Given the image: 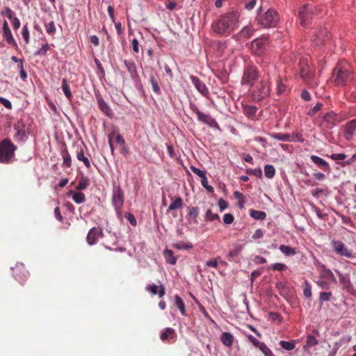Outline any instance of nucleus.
I'll return each instance as SVG.
<instances>
[{"instance_id": "f257e3e1", "label": "nucleus", "mask_w": 356, "mask_h": 356, "mask_svg": "<svg viewBox=\"0 0 356 356\" xmlns=\"http://www.w3.org/2000/svg\"><path fill=\"white\" fill-rule=\"evenodd\" d=\"M240 17L237 10L223 13L212 22L211 30L217 35L229 36L239 27Z\"/></svg>"}, {"instance_id": "6ab92c4d", "label": "nucleus", "mask_w": 356, "mask_h": 356, "mask_svg": "<svg viewBox=\"0 0 356 356\" xmlns=\"http://www.w3.org/2000/svg\"><path fill=\"white\" fill-rule=\"evenodd\" d=\"M123 62L131 77L133 79L138 77V72L135 62L133 60L127 59L124 60Z\"/></svg>"}, {"instance_id": "39448f33", "label": "nucleus", "mask_w": 356, "mask_h": 356, "mask_svg": "<svg viewBox=\"0 0 356 356\" xmlns=\"http://www.w3.org/2000/svg\"><path fill=\"white\" fill-rule=\"evenodd\" d=\"M124 202V195L120 184H113L112 193V204L114 207L118 218H122L121 209Z\"/></svg>"}, {"instance_id": "393cba45", "label": "nucleus", "mask_w": 356, "mask_h": 356, "mask_svg": "<svg viewBox=\"0 0 356 356\" xmlns=\"http://www.w3.org/2000/svg\"><path fill=\"white\" fill-rule=\"evenodd\" d=\"M221 342L227 347H231L234 342V336L227 332L222 334L220 337Z\"/></svg>"}, {"instance_id": "ea45409f", "label": "nucleus", "mask_w": 356, "mask_h": 356, "mask_svg": "<svg viewBox=\"0 0 356 356\" xmlns=\"http://www.w3.org/2000/svg\"><path fill=\"white\" fill-rule=\"evenodd\" d=\"M172 247L177 250H188L193 248V245L191 243L179 242L173 243Z\"/></svg>"}, {"instance_id": "f704fd0d", "label": "nucleus", "mask_w": 356, "mask_h": 356, "mask_svg": "<svg viewBox=\"0 0 356 356\" xmlns=\"http://www.w3.org/2000/svg\"><path fill=\"white\" fill-rule=\"evenodd\" d=\"M319 277L324 279V280H327L330 282H335L336 281L334 274L329 269H325L324 270H323L322 273H321V275Z\"/></svg>"}, {"instance_id": "f03ea898", "label": "nucleus", "mask_w": 356, "mask_h": 356, "mask_svg": "<svg viewBox=\"0 0 356 356\" xmlns=\"http://www.w3.org/2000/svg\"><path fill=\"white\" fill-rule=\"evenodd\" d=\"M351 79V73L346 62H341L337 64L333 70L330 78V82L334 83V87H342Z\"/></svg>"}, {"instance_id": "c85d7f7f", "label": "nucleus", "mask_w": 356, "mask_h": 356, "mask_svg": "<svg viewBox=\"0 0 356 356\" xmlns=\"http://www.w3.org/2000/svg\"><path fill=\"white\" fill-rule=\"evenodd\" d=\"M199 212L197 207H193L188 208V213L186 216V218L188 220H193L194 223H197V218Z\"/></svg>"}, {"instance_id": "e2e57ef3", "label": "nucleus", "mask_w": 356, "mask_h": 356, "mask_svg": "<svg viewBox=\"0 0 356 356\" xmlns=\"http://www.w3.org/2000/svg\"><path fill=\"white\" fill-rule=\"evenodd\" d=\"M234 217L232 213H225L223 216V222L225 224H231L234 222Z\"/></svg>"}, {"instance_id": "a211bd4d", "label": "nucleus", "mask_w": 356, "mask_h": 356, "mask_svg": "<svg viewBox=\"0 0 356 356\" xmlns=\"http://www.w3.org/2000/svg\"><path fill=\"white\" fill-rule=\"evenodd\" d=\"M323 122L326 123V127L328 129L334 126L337 122V115L333 111L325 113L323 117Z\"/></svg>"}, {"instance_id": "5fc2aeb1", "label": "nucleus", "mask_w": 356, "mask_h": 356, "mask_svg": "<svg viewBox=\"0 0 356 356\" xmlns=\"http://www.w3.org/2000/svg\"><path fill=\"white\" fill-rule=\"evenodd\" d=\"M214 48L219 52L222 53L224 51L226 46L225 43L220 41H215L213 42Z\"/></svg>"}, {"instance_id": "13d9d810", "label": "nucleus", "mask_w": 356, "mask_h": 356, "mask_svg": "<svg viewBox=\"0 0 356 356\" xmlns=\"http://www.w3.org/2000/svg\"><path fill=\"white\" fill-rule=\"evenodd\" d=\"M318 343V340L313 335H308L307 337V345L309 346H314L317 345Z\"/></svg>"}, {"instance_id": "4468645a", "label": "nucleus", "mask_w": 356, "mask_h": 356, "mask_svg": "<svg viewBox=\"0 0 356 356\" xmlns=\"http://www.w3.org/2000/svg\"><path fill=\"white\" fill-rule=\"evenodd\" d=\"M3 36L5 38L6 42L12 46H16L17 43L13 36L12 32L8 26V23L4 21L2 25Z\"/></svg>"}, {"instance_id": "a18cd8bd", "label": "nucleus", "mask_w": 356, "mask_h": 356, "mask_svg": "<svg viewBox=\"0 0 356 356\" xmlns=\"http://www.w3.org/2000/svg\"><path fill=\"white\" fill-rule=\"evenodd\" d=\"M244 110L248 118H252L256 114L257 108L254 106H248L245 107Z\"/></svg>"}, {"instance_id": "a19ab883", "label": "nucleus", "mask_w": 356, "mask_h": 356, "mask_svg": "<svg viewBox=\"0 0 356 356\" xmlns=\"http://www.w3.org/2000/svg\"><path fill=\"white\" fill-rule=\"evenodd\" d=\"M316 283L322 289L327 290L330 288L331 282L319 277Z\"/></svg>"}, {"instance_id": "aec40b11", "label": "nucleus", "mask_w": 356, "mask_h": 356, "mask_svg": "<svg viewBox=\"0 0 356 356\" xmlns=\"http://www.w3.org/2000/svg\"><path fill=\"white\" fill-rule=\"evenodd\" d=\"M169 197L172 202L168 207V211L179 209L182 207L184 202L181 197L177 196H169Z\"/></svg>"}, {"instance_id": "f8f14e48", "label": "nucleus", "mask_w": 356, "mask_h": 356, "mask_svg": "<svg viewBox=\"0 0 356 356\" xmlns=\"http://www.w3.org/2000/svg\"><path fill=\"white\" fill-rule=\"evenodd\" d=\"M103 236V232L101 228L93 227L92 228L86 237L87 243L89 245L95 244L99 237Z\"/></svg>"}, {"instance_id": "20e7f679", "label": "nucleus", "mask_w": 356, "mask_h": 356, "mask_svg": "<svg viewBox=\"0 0 356 356\" xmlns=\"http://www.w3.org/2000/svg\"><path fill=\"white\" fill-rule=\"evenodd\" d=\"M16 146L8 138L0 142V162L8 163L14 156Z\"/></svg>"}, {"instance_id": "72a5a7b5", "label": "nucleus", "mask_w": 356, "mask_h": 356, "mask_svg": "<svg viewBox=\"0 0 356 356\" xmlns=\"http://www.w3.org/2000/svg\"><path fill=\"white\" fill-rule=\"evenodd\" d=\"M164 256L166 261L170 264L174 265L176 264L177 259L174 257V253L172 250L168 249L165 250Z\"/></svg>"}, {"instance_id": "09e8293b", "label": "nucleus", "mask_w": 356, "mask_h": 356, "mask_svg": "<svg viewBox=\"0 0 356 356\" xmlns=\"http://www.w3.org/2000/svg\"><path fill=\"white\" fill-rule=\"evenodd\" d=\"M205 219L209 221H213L215 220L220 221V216L216 213H213L211 210L209 209L207 211Z\"/></svg>"}, {"instance_id": "c756f323", "label": "nucleus", "mask_w": 356, "mask_h": 356, "mask_svg": "<svg viewBox=\"0 0 356 356\" xmlns=\"http://www.w3.org/2000/svg\"><path fill=\"white\" fill-rule=\"evenodd\" d=\"M175 305L179 309L183 316H186L185 305L183 300L177 295L175 296Z\"/></svg>"}, {"instance_id": "338daca9", "label": "nucleus", "mask_w": 356, "mask_h": 356, "mask_svg": "<svg viewBox=\"0 0 356 356\" xmlns=\"http://www.w3.org/2000/svg\"><path fill=\"white\" fill-rule=\"evenodd\" d=\"M132 49L134 53L139 52L140 45L138 41L136 38H134L131 41Z\"/></svg>"}, {"instance_id": "6e6552de", "label": "nucleus", "mask_w": 356, "mask_h": 356, "mask_svg": "<svg viewBox=\"0 0 356 356\" xmlns=\"http://www.w3.org/2000/svg\"><path fill=\"white\" fill-rule=\"evenodd\" d=\"M13 275L17 281L23 284L29 277V272L23 264H17L15 267L11 268Z\"/></svg>"}, {"instance_id": "bb28decb", "label": "nucleus", "mask_w": 356, "mask_h": 356, "mask_svg": "<svg viewBox=\"0 0 356 356\" xmlns=\"http://www.w3.org/2000/svg\"><path fill=\"white\" fill-rule=\"evenodd\" d=\"M69 195H72V198L76 204H81L86 201L85 195L81 192H74L70 191Z\"/></svg>"}, {"instance_id": "c9c22d12", "label": "nucleus", "mask_w": 356, "mask_h": 356, "mask_svg": "<svg viewBox=\"0 0 356 356\" xmlns=\"http://www.w3.org/2000/svg\"><path fill=\"white\" fill-rule=\"evenodd\" d=\"M250 214L252 218L256 220H264L266 217V213L262 211L252 210Z\"/></svg>"}, {"instance_id": "79ce46f5", "label": "nucleus", "mask_w": 356, "mask_h": 356, "mask_svg": "<svg viewBox=\"0 0 356 356\" xmlns=\"http://www.w3.org/2000/svg\"><path fill=\"white\" fill-rule=\"evenodd\" d=\"M272 137L281 141L290 140V135L288 134L275 133L272 134Z\"/></svg>"}, {"instance_id": "7ed1b4c3", "label": "nucleus", "mask_w": 356, "mask_h": 356, "mask_svg": "<svg viewBox=\"0 0 356 356\" xmlns=\"http://www.w3.org/2000/svg\"><path fill=\"white\" fill-rule=\"evenodd\" d=\"M258 23L264 28L275 27L280 20L278 13L273 8H269L264 13L259 15Z\"/></svg>"}, {"instance_id": "bf43d9fd", "label": "nucleus", "mask_w": 356, "mask_h": 356, "mask_svg": "<svg viewBox=\"0 0 356 356\" xmlns=\"http://www.w3.org/2000/svg\"><path fill=\"white\" fill-rule=\"evenodd\" d=\"M246 171H247L248 174L252 175L254 176L259 177H260L262 175L261 170L259 168H256V169H248Z\"/></svg>"}, {"instance_id": "9b49d317", "label": "nucleus", "mask_w": 356, "mask_h": 356, "mask_svg": "<svg viewBox=\"0 0 356 356\" xmlns=\"http://www.w3.org/2000/svg\"><path fill=\"white\" fill-rule=\"evenodd\" d=\"M192 109H193V111L197 115V118L200 121L202 122L204 124H208L209 126H210L211 127H218V124L217 122L211 116L202 113L195 106H194Z\"/></svg>"}, {"instance_id": "58836bf2", "label": "nucleus", "mask_w": 356, "mask_h": 356, "mask_svg": "<svg viewBox=\"0 0 356 356\" xmlns=\"http://www.w3.org/2000/svg\"><path fill=\"white\" fill-rule=\"evenodd\" d=\"M44 27L46 32L51 35H53L56 33V26L54 21L44 23Z\"/></svg>"}, {"instance_id": "8fccbe9b", "label": "nucleus", "mask_w": 356, "mask_h": 356, "mask_svg": "<svg viewBox=\"0 0 356 356\" xmlns=\"http://www.w3.org/2000/svg\"><path fill=\"white\" fill-rule=\"evenodd\" d=\"M49 49V45L46 43L35 53V56H45Z\"/></svg>"}, {"instance_id": "6e6d98bb", "label": "nucleus", "mask_w": 356, "mask_h": 356, "mask_svg": "<svg viewBox=\"0 0 356 356\" xmlns=\"http://www.w3.org/2000/svg\"><path fill=\"white\" fill-rule=\"evenodd\" d=\"M323 107L322 103H317L315 106H314L308 113L307 115L310 116H314L318 111H319Z\"/></svg>"}, {"instance_id": "2eb2a0df", "label": "nucleus", "mask_w": 356, "mask_h": 356, "mask_svg": "<svg viewBox=\"0 0 356 356\" xmlns=\"http://www.w3.org/2000/svg\"><path fill=\"white\" fill-rule=\"evenodd\" d=\"M310 159L314 164H316L321 170L328 173L330 172V166L325 160L316 155H312L310 156Z\"/></svg>"}, {"instance_id": "774afa93", "label": "nucleus", "mask_w": 356, "mask_h": 356, "mask_svg": "<svg viewBox=\"0 0 356 356\" xmlns=\"http://www.w3.org/2000/svg\"><path fill=\"white\" fill-rule=\"evenodd\" d=\"M191 170L193 172V173H195V175H197L198 177H200V178L204 177V175L206 174V172L195 166H191Z\"/></svg>"}, {"instance_id": "4c0bfd02", "label": "nucleus", "mask_w": 356, "mask_h": 356, "mask_svg": "<svg viewBox=\"0 0 356 356\" xmlns=\"http://www.w3.org/2000/svg\"><path fill=\"white\" fill-rule=\"evenodd\" d=\"M264 174L267 178H273L275 174V168L272 165H266L264 167Z\"/></svg>"}, {"instance_id": "680f3d73", "label": "nucleus", "mask_w": 356, "mask_h": 356, "mask_svg": "<svg viewBox=\"0 0 356 356\" xmlns=\"http://www.w3.org/2000/svg\"><path fill=\"white\" fill-rule=\"evenodd\" d=\"M191 79L196 89H202L203 84L198 78L191 76Z\"/></svg>"}, {"instance_id": "052dcab7", "label": "nucleus", "mask_w": 356, "mask_h": 356, "mask_svg": "<svg viewBox=\"0 0 356 356\" xmlns=\"http://www.w3.org/2000/svg\"><path fill=\"white\" fill-rule=\"evenodd\" d=\"M125 217L127 218L131 225H136L137 221L134 214L131 213H125Z\"/></svg>"}, {"instance_id": "3c124183", "label": "nucleus", "mask_w": 356, "mask_h": 356, "mask_svg": "<svg viewBox=\"0 0 356 356\" xmlns=\"http://www.w3.org/2000/svg\"><path fill=\"white\" fill-rule=\"evenodd\" d=\"M332 294L331 292H321L319 296V301L321 303L325 301L330 300Z\"/></svg>"}, {"instance_id": "2f4dec72", "label": "nucleus", "mask_w": 356, "mask_h": 356, "mask_svg": "<svg viewBox=\"0 0 356 356\" xmlns=\"http://www.w3.org/2000/svg\"><path fill=\"white\" fill-rule=\"evenodd\" d=\"M89 185V179L87 177L82 176L79 179L78 185L76 186V189L78 191H82L86 189Z\"/></svg>"}, {"instance_id": "7c9ffc66", "label": "nucleus", "mask_w": 356, "mask_h": 356, "mask_svg": "<svg viewBox=\"0 0 356 356\" xmlns=\"http://www.w3.org/2000/svg\"><path fill=\"white\" fill-rule=\"evenodd\" d=\"M242 245H236L234 248L231 250L228 254V259L229 261H234L241 254L242 250Z\"/></svg>"}, {"instance_id": "4d7b16f0", "label": "nucleus", "mask_w": 356, "mask_h": 356, "mask_svg": "<svg viewBox=\"0 0 356 356\" xmlns=\"http://www.w3.org/2000/svg\"><path fill=\"white\" fill-rule=\"evenodd\" d=\"M329 157L334 161H343L346 158V155L343 153L332 154Z\"/></svg>"}, {"instance_id": "864d4df0", "label": "nucleus", "mask_w": 356, "mask_h": 356, "mask_svg": "<svg viewBox=\"0 0 356 356\" xmlns=\"http://www.w3.org/2000/svg\"><path fill=\"white\" fill-rule=\"evenodd\" d=\"M303 294H304V296L307 298H311L312 294V286L307 281L305 282V286L303 289Z\"/></svg>"}, {"instance_id": "49530a36", "label": "nucleus", "mask_w": 356, "mask_h": 356, "mask_svg": "<svg viewBox=\"0 0 356 356\" xmlns=\"http://www.w3.org/2000/svg\"><path fill=\"white\" fill-rule=\"evenodd\" d=\"M280 344L282 348L286 350H292L295 348V343L293 341H281Z\"/></svg>"}, {"instance_id": "1a4fd4ad", "label": "nucleus", "mask_w": 356, "mask_h": 356, "mask_svg": "<svg viewBox=\"0 0 356 356\" xmlns=\"http://www.w3.org/2000/svg\"><path fill=\"white\" fill-rule=\"evenodd\" d=\"M312 13V6L306 3L300 7L298 17L302 26H305L309 22Z\"/></svg>"}, {"instance_id": "37998d69", "label": "nucleus", "mask_w": 356, "mask_h": 356, "mask_svg": "<svg viewBox=\"0 0 356 356\" xmlns=\"http://www.w3.org/2000/svg\"><path fill=\"white\" fill-rule=\"evenodd\" d=\"M22 35L24 39V41L25 44H28L30 42V34H29V30L28 29V26L24 25L22 30Z\"/></svg>"}, {"instance_id": "cd10ccee", "label": "nucleus", "mask_w": 356, "mask_h": 356, "mask_svg": "<svg viewBox=\"0 0 356 356\" xmlns=\"http://www.w3.org/2000/svg\"><path fill=\"white\" fill-rule=\"evenodd\" d=\"M269 95V90H253L252 98L255 102H259Z\"/></svg>"}, {"instance_id": "0e129e2a", "label": "nucleus", "mask_w": 356, "mask_h": 356, "mask_svg": "<svg viewBox=\"0 0 356 356\" xmlns=\"http://www.w3.org/2000/svg\"><path fill=\"white\" fill-rule=\"evenodd\" d=\"M356 161V153L353 154L348 160L342 161L340 163V165L342 167H345L348 165H350L351 163Z\"/></svg>"}, {"instance_id": "473e14b6", "label": "nucleus", "mask_w": 356, "mask_h": 356, "mask_svg": "<svg viewBox=\"0 0 356 356\" xmlns=\"http://www.w3.org/2000/svg\"><path fill=\"white\" fill-rule=\"evenodd\" d=\"M254 31V29H253L252 25H248L243 27V29L241 31V37H243L245 38H250Z\"/></svg>"}, {"instance_id": "f3484780", "label": "nucleus", "mask_w": 356, "mask_h": 356, "mask_svg": "<svg viewBox=\"0 0 356 356\" xmlns=\"http://www.w3.org/2000/svg\"><path fill=\"white\" fill-rule=\"evenodd\" d=\"M145 290L152 295L158 294L160 298L165 293V289L163 285L157 286L154 284H149L145 286Z\"/></svg>"}, {"instance_id": "412c9836", "label": "nucleus", "mask_w": 356, "mask_h": 356, "mask_svg": "<svg viewBox=\"0 0 356 356\" xmlns=\"http://www.w3.org/2000/svg\"><path fill=\"white\" fill-rule=\"evenodd\" d=\"M14 128L16 131V133L14 135L15 139L19 141L24 140L26 136L25 131L22 129V123L18 122L17 124L14 125Z\"/></svg>"}, {"instance_id": "9d476101", "label": "nucleus", "mask_w": 356, "mask_h": 356, "mask_svg": "<svg viewBox=\"0 0 356 356\" xmlns=\"http://www.w3.org/2000/svg\"><path fill=\"white\" fill-rule=\"evenodd\" d=\"M268 38H257L252 41L251 48L252 51L258 56L264 53L268 44Z\"/></svg>"}, {"instance_id": "ddd939ff", "label": "nucleus", "mask_w": 356, "mask_h": 356, "mask_svg": "<svg viewBox=\"0 0 356 356\" xmlns=\"http://www.w3.org/2000/svg\"><path fill=\"white\" fill-rule=\"evenodd\" d=\"M300 67V74L302 79H310L312 76V71L307 63L306 58H301L299 62Z\"/></svg>"}, {"instance_id": "0eeeda50", "label": "nucleus", "mask_w": 356, "mask_h": 356, "mask_svg": "<svg viewBox=\"0 0 356 356\" xmlns=\"http://www.w3.org/2000/svg\"><path fill=\"white\" fill-rule=\"evenodd\" d=\"M257 79L258 74L255 68L248 67L244 71L241 80L242 86L247 88L253 87Z\"/></svg>"}, {"instance_id": "603ef678", "label": "nucleus", "mask_w": 356, "mask_h": 356, "mask_svg": "<svg viewBox=\"0 0 356 356\" xmlns=\"http://www.w3.org/2000/svg\"><path fill=\"white\" fill-rule=\"evenodd\" d=\"M1 14L3 16H6L9 19H12L13 17H14V12L9 7H6L3 10H1Z\"/></svg>"}, {"instance_id": "423d86ee", "label": "nucleus", "mask_w": 356, "mask_h": 356, "mask_svg": "<svg viewBox=\"0 0 356 356\" xmlns=\"http://www.w3.org/2000/svg\"><path fill=\"white\" fill-rule=\"evenodd\" d=\"M330 245L332 251L338 256L346 258H352L353 257V250L346 247L341 241L332 240Z\"/></svg>"}, {"instance_id": "4be33fe9", "label": "nucleus", "mask_w": 356, "mask_h": 356, "mask_svg": "<svg viewBox=\"0 0 356 356\" xmlns=\"http://www.w3.org/2000/svg\"><path fill=\"white\" fill-rule=\"evenodd\" d=\"M98 105L99 109L106 114V115L108 117H111L113 115V112L107 104L105 103L103 98L100 97L99 94H96Z\"/></svg>"}, {"instance_id": "de8ad7c7", "label": "nucleus", "mask_w": 356, "mask_h": 356, "mask_svg": "<svg viewBox=\"0 0 356 356\" xmlns=\"http://www.w3.org/2000/svg\"><path fill=\"white\" fill-rule=\"evenodd\" d=\"M269 269L282 272V271L286 270L287 269V266L284 264L276 263V264H272L269 267Z\"/></svg>"}, {"instance_id": "69168bd1", "label": "nucleus", "mask_w": 356, "mask_h": 356, "mask_svg": "<svg viewBox=\"0 0 356 356\" xmlns=\"http://www.w3.org/2000/svg\"><path fill=\"white\" fill-rule=\"evenodd\" d=\"M336 273L339 276V279L341 283L343 284H350L349 280L346 276H344L341 273H340L338 270H336Z\"/></svg>"}, {"instance_id": "e433bc0d", "label": "nucleus", "mask_w": 356, "mask_h": 356, "mask_svg": "<svg viewBox=\"0 0 356 356\" xmlns=\"http://www.w3.org/2000/svg\"><path fill=\"white\" fill-rule=\"evenodd\" d=\"M280 250L286 256L294 255L296 253L295 249L285 245H281Z\"/></svg>"}, {"instance_id": "a878e982", "label": "nucleus", "mask_w": 356, "mask_h": 356, "mask_svg": "<svg viewBox=\"0 0 356 356\" xmlns=\"http://www.w3.org/2000/svg\"><path fill=\"white\" fill-rule=\"evenodd\" d=\"M61 156L63 158V166L70 168L72 165L71 156L66 148L61 150Z\"/></svg>"}, {"instance_id": "dca6fc26", "label": "nucleus", "mask_w": 356, "mask_h": 356, "mask_svg": "<svg viewBox=\"0 0 356 356\" xmlns=\"http://www.w3.org/2000/svg\"><path fill=\"white\" fill-rule=\"evenodd\" d=\"M327 38V31L325 28L319 29L314 35L312 42L317 46L323 44Z\"/></svg>"}, {"instance_id": "c03bdc74", "label": "nucleus", "mask_w": 356, "mask_h": 356, "mask_svg": "<svg viewBox=\"0 0 356 356\" xmlns=\"http://www.w3.org/2000/svg\"><path fill=\"white\" fill-rule=\"evenodd\" d=\"M258 348L264 353L265 356H273L271 350L263 342L258 346Z\"/></svg>"}, {"instance_id": "b1692460", "label": "nucleus", "mask_w": 356, "mask_h": 356, "mask_svg": "<svg viewBox=\"0 0 356 356\" xmlns=\"http://www.w3.org/2000/svg\"><path fill=\"white\" fill-rule=\"evenodd\" d=\"M177 334L174 329L171 327L165 328L161 334L160 339L163 341H167L168 339L175 340Z\"/></svg>"}, {"instance_id": "5701e85b", "label": "nucleus", "mask_w": 356, "mask_h": 356, "mask_svg": "<svg viewBox=\"0 0 356 356\" xmlns=\"http://www.w3.org/2000/svg\"><path fill=\"white\" fill-rule=\"evenodd\" d=\"M76 156L79 161H82L84 165L88 169L91 168L90 162L88 158L85 156L83 149L82 148L81 146L77 147Z\"/></svg>"}]
</instances>
